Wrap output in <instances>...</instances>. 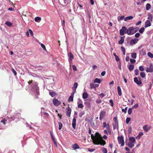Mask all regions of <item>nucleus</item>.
I'll list each match as a JSON object with an SVG mask.
<instances>
[{
    "instance_id": "3c124183",
    "label": "nucleus",
    "mask_w": 153,
    "mask_h": 153,
    "mask_svg": "<svg viewBox=\"0 0 153 153\" xmlns=\"http://www.w3.org/2000/svg\"><path fill=\"white\" fill-rule=\"evenodd\" d=\"M138 107V105L137 103L136 104L134 105L132 107V108H137Z\"/></svg>"
},
{
    "instance_id": "ddd939ff",
    "label": "nucleus",
    "mask_w": 153,
    "mask_h": 153,
    "mask_svg": "<svg viewBox=\"0 0 153 153\" xmlns=\"http://www.w3.org/2000/svg\"><path fill=\"white\" fill-rule=\"evenodd\" d=\"M151 21L149 20H147L145 22V27L146 28L148 27H150L151 26V24L150 22Z\"/></svg>"
},
{
    "instance_id": "a211bd4d",
    "label": "nucleus",
    "mask_w": 153,
    "mask_h": 153,
    "mask_svg": "<svg viewBox=\"0 0 153 153\" xmlns=\"http://www.w3.org/2000/svg\"><path fill=\"white\" fill-rule=\"evenodd\" d=\"M74 92L72 93L71 94V95L69 97L68 99V101L69 102L73 101V97H74Z\"/></svg>"
},
{
    "instance_id": "9d476101",
    "label": "nucleus",
    "mask_w": 153,
    "mask_h": 153,
    "mask_svg": "<svg viewBox=\"0 0 153 153\" xmlns=\"http://www.w3.org/2000/svg\"><path fill=\"white\" fill-rule=\"evenodd\" d=\"M106 112L104 111H101L100 115V120H101L105 116Z\"/></svg>"
},
{
    "instance_id": "864d4df0",
    "label": "nucleus",
    "mask_w": 153,
    "mask_h": 153,
    "mask_svg": "<svg viewBox=\"0 0 153 153\" xmlns=\"http://www.w3.org/2000/svg\"><path fill=\"white\" fill-rule=\"evenodd\" d=\"M140 36V34L139 33H137L135 34V36L136 38H138Z\"/></svg>"
},
{
    "instance_id": "f257e3e1",
    "label": "nucleus",
    "mask_w": 153,
    "mask_h": 153,
    "mask_svg": "<svg viewBox=\"0 0 153 153\" xmlns=\"http://www.w3.org/2000/svg\"><path fill=\"white\" fill-rule=\"evenodd\" d=\"M91 137L94 144H100L102 146L105 144V141L101 138V135L98 133H96L95 136H94L93 134H91Z\"/></svg>"
},
{
    "instance_id": "473e14b6",
    "label": "nucleus",
    "mask_w": 153,
    "mask_h": 153,
    "mask_svg": "<svg viewBox=\"0 0 153 153\" xmlns=\"http://www.w3.org/2000/svg\"><path fill=\"white\" fill-rule=\"evenodd\" d=\"M131 57L134 59H136L137 57V54L135 53H132L131 55Z\"/></svg>"
},
{
    "instance_id": "f03ea898",
    "label": "nucleus",
    "mask_w": 153,
    "mask_h": 153,
    "mask_svg": "<svg viewBox=\"0 0 153 153\" xmlns=\"http://www.w3.org/2000/svg\"><path fill=\"white\" fill-rule=\"evenodd\" d=\"M133 27H129L128 29H127L126 33L129 35H133L135 33Z\"/></svg>"
},
{
    "instance_id": "052dcab7",
    "label": "nucleus",
    "mask_w": 153,
    "mask_h": 153,
    "mask_svg": "<svg viewBox=\"0 0 153 153\" xmlns=\"http://www.w3.org/2000/svg\"><path fill=\"white\" fill-rule=\"evenodd\" d=\"M105 73L106 72L105 71H102L101 73V76H104L105 75Z\"/></svg>"
},
{
    "instance_id": "4be33fe9",
    "label": "nucleus",
    "mask_w": 153,
    "mask_h": 153,
    "mask_svg": "<svg viewBox=\"0 0 153 153\" xmlns=\"http://www.w3.org/2000/svg\"><path fill=\"white\" fill-rule=\"evenodd\" d=\"M78 86V83L77 82L74 83L73 86V90L74 92L75 93L76 91V89L77 88Z\"/></svg>"
},
{
    "instance_id": "bf43d9fd",
    "label": "nucleus",
    "mask_w": 153,
    "mask_h": 153,
    "mask_svg": "<svg viewBox=\"0 0 153 153\" xmlns=\"http://www.w3.org/2000/svg\"><path fill=\"white\" fill-rule=\"evenodd\" d=\"M111 103V105L112 107H113L114 105V103L113 102V100H110L109 101Z\"/></svg>"
},
{
    "instance_id": "c756f323",
    "label": "nucleus",
    "mask_w": 153,
    "mask_h": 153,
    "mask_svg": "<svg viewBox=\"0 0 153 153\" xmlns=\"http://www.w3.org/2000/svg\"><path fill=\"white\" fill-rule=\"evenodd\" d=\"M151 5L150 4L148 3L146 4V9L147 10H149L151 7Z\"/></svg>"
},
{
    "instance_id": "39448f33",
    "label": "nucleus",
    "mask_w": 153,
    "mask_h": 153,
    "mask_svg": "<svg viewBox=\"0 0 153 153\" xmlns=\"http://www.w3.org/2000/svg\"><path fill=\"white\" fill-rule=\"evenodd\" d=\"M127 28L125 26H123L122 28L120 30V35L121 36H123L124 33H126Z\"/></svg>"
},
{
    "instance_id": "aec40b11",
    "label": "nucleus",
    "mask_w": 153,
    "mask_h": 153,
    "mask_svg": "<svg viewBox=\"0 0 153 153\" xmlns=\"http://www.w3.org/2000/svg\"><path fill=\"white\" fill-rule=\"evenodd\" d=\"M124 36L121 37L120 40L118 42V43L120 45L122 44L124 41Z\"/></svg>"
},
{
    "instance_id": "79ce46f5",
    "label": "nucleus",
    "mask_w": 153,
    "mask_h": 153,
    "mask_svg": "<svg viewBox=\"0 0 153 153\" xmlns=\"http://www.w3.org/2000/svg\"><path fill=\"white\" fill-rule=\"evenodd\" d=\"M5 24L9 26H11L12 25V23L9 22H6L5 23Z\"/></svg>"
},
{
    "instance_id": "58836bf2",
    "label": "nucleus",
    "mask_w": 153,
    "mask_h": 153,
    "mask_svg": "<svg viewBox=\"0 0 153 153\" xmlns=\"http://www.w3.org/2000/svg\"><path fill=\"white\" fill-rule=\"evenodd\" d=\"M132 108H129L128 110V113L129 115L131 114Z\"/></svg>"
},
{
    "instance_id": "4d7b16f0",
    "label": "nucleus",
    "mask_w": 153,
    "mask_h": 153,
    "mask_svg": "<svg viewBox=\"0 0 153 153\" xmlns=\"http://www.w3.org/2000/svg\"><path fill=\"white\" fill-rule=\"evenodd\" d=\"M50 134H51V137H52V139L53 140H55V139H54V137L53 136V134H52V132L50 131Z\"/></svg>"
},
{
    "instance_id": "f704fd0d",
    "label": "nucleus",
    "mask_w": 153,
    "mask_h": 153,
    "mask_svg": "<svg viewBox=\"0 0 153 153\" xmlns=\"http://www.w3.org/2000/svg\"><path fill=\"white\" fill-rule=\"evenodd\" d=\"M147 55L148 56L151 58H153V54L152 53L150 52H149L148 53Z\"/></svg>"
},
{
    "instance_id": "a19ab883",
    "label": "nucleus",
    "mask_w": 153,
    "mask_h": 153,
    "mask_svg": "<svg viewBox=\"0 0 153 153\" xmlns=\"http://www.w3.org/2000/svg\"><path fill=\"white\" fill-rule=\"evenodd\" d=\"M140 75L142 78H144L146 76V74L144 72H142L140 73Z\"/></svg>"
},
{
    "instance_id": "e2e57ef3",
    "label": "nucleus",
    "mask_w": 153,
    "mask_h": 153,
    "mask_svg": "<svg viewBox=\"0 0 153 153\" xmlns=\"http://www.w3.org/2000/svg\"><path fill=\"white\" fill-rule=\"evenodd\" d=\"M102 101L100 100H97L96 101V103H101Z\"/></svg>"
},
{
    "instance_id": "37998d69",
    "label": "nucleus",
    "mask_w": 153,
    "mask_h": 153,
    "mask_svg": "<svg viewBox=\"0 0 153 153\" xmlns=\"http://www.w3.org/2000/svg\"><path fill=\"white\" fill-rule=\"evenodd\" d=\"M130 120H131V118H129V117L127 118L126 119V123L127 124H128L129 123V122L130 121Z\"/></svg>"
},
{
    "instance_id": "de8ad7c7",
    "label": "nucleus",
    "mask_w": 153,
    "mask_h": 153,
    "mask_svg": "<svg viewBox=\"0 0 153 153\" xmlns=\"http://www.w3.org/2000/svg\"><path fill=\"white\" fill-rule=\"evenodd\" d=\"M135 74L137 75L139 74V70L138 69H136L134 71Z\"/></svg>"
},
{
    "instance_id": "a878e982",
    "label": "nucleus",
    "mask_w": 153,
    "mask_h": 153,
    "mask_svg": "<svg viewBox=\"0 0 153 153\" xmlns=\"http://www.w3.org/2000/svg\"><path fill=\"white\" fill-rule=\"evenodd\" d=\"M134 68V66L132 65H130L128 67L129 70L130 71H132L133 70Z\"/></svg>"
},
{
    "instance_id": "2eb2a0df",
    "label": "nucleus",
    "mask_w": 153,
    "mask_h": 153,
    "mask_svg": "<svg viewBox=\"0 0 153 153\" xmlns=\"http://www.w3.org/2000/svg\"><path fill=\"white\" fill-rule=\"evenodd\" d=\"M99 85L98 84H94L93 83H91L90 84V88L91 89H92L93 88H95L96 87L99 86Z\"/></svg>"
},
{
    "instance_id": "5fc2aeb1",
    "label": "nucleus",
    "mask_w": 153,
    "mask_h": 153,
    "mask_svg": "<svg viewBox=\"0 0 153 153\" xmlns=\"http://www.w3.org/2000/svg\"><path fill=\"white\" fill-rule=\"evenodd\" d=\"M12 72L15 75H16V74H17L16 72L13 68H12Z\"/></svg>"
},
{
    "instance_id": "7c9ffc66",
    "label": "nucleus",
    "mask_w": 153,
    "mask_h": 153,
    "mask_svg": "<svg viewBox=\"0 0 153 153\" xmlns=\"http://www.w3.org/2000/svg\"><path fill=\"white\" fill-rule=\"evenodd\" d=\"M49 94L52 97H53L55 96L56 95V94L55 92H50Z\"/></svg>"
},
{
    "instance_id": "c85d7f7f",
    "label": "nucleus",
    "mask_w": 153,
    "mask_h": 153,
    "mask_svg": "<svg viewBox=\"0 0 153 153\" xmlns=\"http://www.w3.org/2000/svg\"><path fill=\"white\" fill-rule=\"evenodd\" d=\"M88 94L87 93H84L82 94V98L84 99H85L88 97Z\"/></svg>"
},
{
    "instance_id": "423d86ee",
    "label": "nucleus",
    "mask_w": 153,
    "mask_h": 153,
    "mask_svg": "<svg viewBox=\"0 0 153 153\" xmlns=\"http://www.w3.org/2000/svg\"><path fill=\"white\" fill-rule=\"evenodd\" d=\"M53 104L56 106L59 105L61 103V102L56 98H54L53 100Z\"/></svg>"
},
{
    "instance_id": "4468645a",
    "label": "nucleus",
    "mask_w": 153,
    "mask_h": 153,
    "mask_svg": "<svg viewBox=\"0 0 153 153\" xmlns=\"http://www.w3.org/2000/svg\"><path fill=\"white\" fill-rule=\"evenodd\" d=\"M138 39L135 38L131 40L130 44L131 45H133L136 43L138 42Z\"/></svg>"
},
{
    "instance_id": "6e6d98bb",
    "label": "nucleus",
    "mask_w": 153,
    "mask_h": 153,
    "mask_svg": "<svg viewBox=\"0 0 153 153\" xmlns=\"http://www.w3.org/2000/svg\"><path fill=\"white\" fill-rule=\"evenodd\" d=\"M73 69L74 71H76L77 70V68L75 65H73L72 66Z\"/></svg>"
},
{
    "instance_id": "9b49d317",
    "label": "nucleus",
    "mask_w": 153,
    "mask_h": 153,
    "mask_svg": "<svg viewBox=\"0 0 153 153\" xmlns=\"http://www.w3.org/2000/svg\"><path fill=\"white\" fill-rule=\"evenodd\" d=\"M134 81L138 85H140L142 84V82L140 80H138L137 77H135L134 78Z\"/></svg>"
},
{
    "instance_id": "680f3d73",
    "label": "nucleus",
    "mask_w": 153,
    "mask_h": 153,
    "mask_svg": "<svg viewBox=\"0 0 153 153\" xmlns=\"http://www.w3.org/2000/svg\"><path fill=\"white\" fill-rule=\"evenodd\" d=\"M115 59L116 61H118L120 60V59L118 56H116V57H115Z\"/></svg>"
},
{
    "instance_id": "e433bc0d",
    "label": "nucleus",
    "mask_w": 153,
    "mask_h": 153,
    "mask_svg": "<svg viewBox=\"0 0 153 153\" xmlns=\"http://www.w3.org/2000/svg\"><path fill=\"white\" fill-rule=\"evenodd\" d=\"M58 124L59 125V130H61L62 129V127L63 126L62 124L60 122H59Z\"/></svg>"
},
{
    "instance_id": "603ef678",
    "label": "nucleus",
    "mask_w": 153,
    "mask_h": 153,
    "mask_svg": "<svg viewBox=\"0 0 153 153\" xmlns=\"http://www.w3.org/2000/svg\"><path fill=\"white\" fill-rule=\"evenodd\" d=\"M88 150L90 152H93L95 150V149H91L88 148Z\"/></svg>"
},
{
    "instance_id": "5701e85b",
    "label": "nucleus",
    "mask_w": 153,
    "mask_h": 153,
    "mask_svg": "<svg viewBox=\"0 0 153 153\" xmlns=\"http://www.w3.org/2000/svg\"><path fill=\"white\" fill-rule=\"evenodd\" d=\"M133 17L132 16H128L126 17L124 19V20L125 21H126L128 20H131V19H133Z\"/></svg>"
},
{
    "instance_id": "0e129e2a",
    "label": "nucleus",
    "mask_w": 153,
    "mask_h": 153,
    "mask_svg": "<svg viewBox=\"0 0 153 153\" xmlns=\"http://www.w3.org/2000/svg\"><path fill=\"white\" fill-rule=\"evenodd\" d=\"M123 77L124 79L125 82L126 83L127 82V79H126L124 75H123Z\"/></svg>"
},
{
    "instance_id": "dca6fc26",
    "label": "nucleus",
    "mask_w": 153,
    "mask_h": 153,
    "mask_svg": "<svg viewBox=\"0 0 153 153\" xmlns=\"http://www.w3.org/2000/svg\"><path fill=\"white\" fill-rule=\"evenodd\" d=\"M76 119L74 117L73 119L72 126L74 129H76Z\"/></svg>"
},
{
    "instance_id": "72a5a7b5",
    "label": "nucleus",
    "mask_w": 153,
    "mask_h": 153,
    "mask_svg": "<svg viewBox=\"0 0 153 153\" xmlns=\"http://www.w3.org/2000/svg\"><path fill=\"white\" fill-rule=\"evenodd\" d=\"M145 28L144 27H143L140 28L139 30V32L140 33H143L144 31Z\"/></svg>"
},
{
    "instance_id": "69168bd1",
    "label": "nucleus",
    "mask_w": 153,
    "mask_h": 153,
    "mask_svg": "<svg viewBox=\"0 0 153 153\" xmlns=\"http://www.w3.org/2000/svg\"><path fill=\"white\" fill-rule=\"evenodd\" d=\"M103 131L105 134H108V131L107 129L104 130Z\"/></svg>"
},
{
    "instance_id": "a18cd8bd",
    "label": "nucleus",
    "mask_w": 153,
    "mask_h": 153,
    "mask_svg": "<svg viewBox=\"0 0 153 153\" xmlns=\"http://www.w3.org/2000/svg\"><path fill=\"white\" fill-rule=\"evenodd\" d=\"M127 107H126L125 109H122V111L123 112H124L125 113H126L127 111Z\"/></svg>"
},
{
    "instance_id": "0eeeda50",
    "label": "nucleus",
    "mask_w": 153,
    "mask_h": 153,
    "mask_svg": "<svg viewBox=\"0 0 153 153\" xmlns=\"http://www.w3.org/2000/svg\"><path fill=\"white\" fill-rule=\"evenodd\" d=\"M82 100L79 98L78 99L77 104H78V108H82L83 107V105L82 104Z\"/></svg>"
},
{
    "instance_id": "338daca9",
    "label": "nucleus",
    "mask_w": 153,
    "mask_h": 153,
    "mask_svg": "<svg viewBox=\"0 0 153 153\" xmlns=\"http://www.w3.org/2000/svg\"><path fill=\"white\" fill-rule=\"evenodd\" d=\"M128 101L129 102H131V105H132L133 103L134 100H131L130 101L129 100H128Z\"/></svg>"
},
{
    "instance_id": "6e6552de",
    "label": "nucleus",
    "mask_w": 153,
    "mask_h": 153,
    "mask_svg": "<svg viewBox=\"0 0 153 153\" xmlns=\"http://www.w3.org/2000/svg\"><path fill=\"white\" fill-rule=\"evenodd\" d=\"M146 71L147 72L151 73L153 72V68L152 64L151 63L150 64L149 67L147 68Z\"/></svg>"
},
{
    "instance_id": "412c9836",
    "label": "nucleus",
    "mask_w": 153,
    "mask_h": 153,
    "mask_svg": "<svg viewBox=\"0 0 153 153\" xmlns=\"http://www.w3.org/2000/svg\"><path fill=\"white\" fill-rule=\"evenodd\" d=\"M153 16L151 14H149L148 15L147 19L148 20H149L150 21L152 22L153 20Z\"/></svg>"
},
{
    "instance_id": "f8f14e48",
    "label": "nucleus",
    "mask_w": 153,
    "mask_h": 153,
    "mask_svg": "<svg viewBox=\"0 0 153 153\" xmlns=\"http://www.w3.org/2000/svg\"><path fill=\"white\" fill-rule=\"evenodd\" d=\"M67 111H66V115L68 117H70L71 114V110L70 108H69V107L68 108H67Z\"/></svg>"
},
{
    "instance_id": "4c0bfd02",
    "label": "nucleus",
    "mask_w": 153,
    "mask_h": 153,
    "mask_svg": "<svg viewBox=\"0 0 153 153\" xmlns=\"http://www.w3.org/2000/svg\"><path fill=\"white\" fill-rule=\"evenodd\" d=\"M121 48L122 49V51L123 53V55H125V48H124V47L123 46H122L121 47Z\"/></svg>"
},
{
    "instance_id": "2f4dec72",
    "label": "nucleus",
    "mask_w": 153,
    "mask_h": 153,
    "mask_svg": "<svg viewBox=\"0 0 153 153\" xmlns=\"http://www.w3.org/2000/svg\"><path fill=\"white\" fill-rule=\"evenodd\" d=\"M41 20V18L39 17H36L35 18V21L39 22Z\"/></svg>"
},
{
    "instance_id": "6ab92c4d",
    "label": "nucleus",
    "mask_w": 153,
    "mask_h": 153,
    "mask_svg": "<svg viewBox=\"0 0 153 153\" xmlns=\"http://www.w3.org/2000/svg\"><path fill=\"white\" fill-rule=\"evenodd\" d=\"M72 148L74 150H76L79 148V146L77 143H75L73 144L72 146Z\"/></svg>"
},
{
    "instance_id": "20e7f679",
    "label": "nucleus",
    "mask_w": 153,
    "mask_h": 153,
    "mask_svg": "<svg viewBox=\"0 0 153 153\" xmlns=\"http://www.w3.org/2000/svg\"><path fill=\"white\" fill-rule=\"evenodd\" d=\"M102 127L103 128L106 127V129L108 130V133L110 134H111V130L109 126V124L108 123L106 124L105 122H104L103 123Z\"/></svg>"
},
{
    "instance_id": "1a4fd4ad",
    "label": "nucleus",
    "mask_w": 153,
    "mask_h": 153,
    "mask_svg": "<svg viewBox=\"0 0 153 153\" xmlns=\"http://www.w3.org/2000/svg\"><path fill=\"white\" fill-rule=\"evenodd\" d=\"M151 128V126H148L147 125H146L143 127V128L145 131L147 132Z\"/></svg>"
},
{
    "instance_id": "cd10ccee",
    "label": "nucleus",
    "mask_w": 153,
    "mask_h": 153,
    "mask_svg": "<svg viewBox=\"0 0 153 153\" xmlns=\"http://www.w3.org/2000/svg\"><path fill=\"white\" fill-rule=\"evenodd\" d=\"M101 81L100 79L97 78H96L94 81V83H101Z\"/></svg>"
},
{
    "instance_id": "7ed1b4c3",
    "label": "nucleus",
    "mask_w": 153,
    "mask_h": 153,
    "mask_svg": "<svg viewBox=\"0 0 153 153\" xmlns=\"http://www.w3.org/2000/svg\"><path fill=\"white\" fill-rule=\"evenodd\" d=\"M118 143L120 144H121V146H123L124 145V140L123 137L121 136H119L117 138Z\"/></svg>"
},
{
    "instance_id": "f3484780",
    "label": "nucleus",
    "mask_w": 153,
    "mask_h": 153,
    "mask_svg": "<svg viewBox=\"0 0 153 153\" xmlns=\"http://www.w3.org/2000/svg\"><path fill=\"white\" fill-rule=\"evenodd\" d=\"M69 57V62H71L72 59L74 58V56L72 53L71 52H70L69 54V55H68Z\"/></svg>"
},
{
    "instance_id": "13d9d810",
    "label": "nucleus",
    "mask_w": 153,
    "mask_h": 153,
    "mask_svg": "<svg viewBox=\"0 0 153 153\" xmlns=\"http://www.w3.org/2000/svg\"><path fill=\"white\" fill-rule=\"evenodd\" d=\"M29 32L30 34V35L31 36H33V32L32 30H31L29 29Z\"/></svg>"
},
{
    "instance_id": "ea45409f",
    "label": "nucleus",
    "mask_w": 153,
    "mask_h": 153,
    "mask_svg": "<svg viewBox=\"0 0 153 153\" xmlns=\"http://www.w3.org/2000/svg\"><path fill=\"white\" fill-rule=\"evenodd\" d=\"M102 152H103L104 153H107V151L106 149V148H102Z\"/></svg>"
},
{
    "instance_id": "bb28decb",
    "label": "nucleus",
    "mask_w": 153,
    "mask_h": 153,
    "mask_svg": "<svg viewBox=\"0 0 153 153\" xmlns=\"http://www.w3.org/2000/svg\"><path fill=\"white\" fill-rule=\"evenodd\" d=\"M129 140L130 142L134 143L135 142V139L134 137H131L129 138Z\"/></svg>"
},
{
    "instance_id": "09e8293b",
    "label": "nucleus",
    "mask_w": 153,
    "mask_h": 153,
    "mask_svg": "<svg viewBox=\"0 0 153 153\" xmlns=\"http://www.w3.org/2000/svg\"><path fill=\"white\" fill-rule=\"evenodd\" d=\"M133 29L134 30V31L135 32V33L138 31V30H139V28L138 27H136L135 28L133 27Z\"/></svg>"
},
{
    "instance_id": "c03bdc74",
    "label": "nucleus",
    "mask_w": 153,
    "mask_h": 153,
    "mask_svg": "<svg viewBox=\"0 0 153 153\" xmlns=\"http://www.w3.org/2000/svg\"><path fill=\"white\" fill-rule=\"evenodd\" d=\"M131 62L132 63H134L136 62V60L133 59H131L130 60Z\"/></svg>"
},
{
    "instance_id": "393cba45",
    "label": "nucleus",
    "mask_w": 153,
    "mask_h": 153,
    "mask_svg": "<svg viewBox=\"0 0 153 153\" xmlns=\"http://www.w3.org/2000/svg\"><path fill=\"white\" fill-rule=\"evenodd\" d=\"M117 89L118 95L120 96H121L122 95V92L120 87V86H118Z\"/></svg>"
},
{
    "instance_id": "b1692460",
    "label": "nucleus",
    "mask_w": 153,
    "mask_h": 153,
    "mask_svg": "<svg viewBox=\"0 0 153 153\" xmlns=\"http://www.w3.org/2000/svg\"><path fill=\"white\" fill-rule=\"evenodd\" d=\"M127 146L130 148H132L134 147V143L129 142L128 143Z\"/></svg>"
},
{
    "instance_id": "c9c22d12",
    "label": "nucleus",
    "mask_w": 153,
    "mask_h": 153,
    "mask_svg": "<svg viewBox=\"0 0 153 153\" xmlns=\"http://www.w3.org/2000/svg\"><path fill=\"white\" fill-rule=\"evenodd\" d=\"M125 17L124 16H122L120 17L119 18L118 17V21H120L123 20V19H124Z\"/></svg>"
},
{
    "instance_id": "8fccbe9b",
    "label": "nucleus",
    "mask_w": 153,
    "mask_h": 153,
    "mask_svg": "<svg viewBox=\"0 0 153 153\" xmlns=\"http://www.w3.org/2000/svg\"><path fill=\"white\" fill-rule=\"evenodd\" d=\"M41 47L45 50L46 51V47L43 44H41Z\"/></svg>"
},
{
    "instance_id": "774afa93",
    "label": "nucleus",
    "mask_w": 153,
    "mask_h": 153,
    "mask_svg": "<svg viewBox=\"0 0 153 153\" xmlns=\"http://www.w3.org/2000/svg\"><path fill=\"white\" fill-rule=\"evenodd\" d=\"M100 95L102 97V98L103 97H104L105 96V95L103 93H102L100 94Z\"/></svg>"
},
{
    "instance_id": "49530a36",
    "label": "nucleus",
    "mask_w": 153,
    "mask_h": 153,
    "mask_svg": "<svg viewBox=\"0 0 153 153\" xmlns=\"http://www.w3.org/2000/svg\"><path fill=\"white\" fill-rule=\"evenodd\" d=\"M139 70L141 71H143L144 70V68L142 66H140L139 67Z\"/></svg>"
}]
</instances>
